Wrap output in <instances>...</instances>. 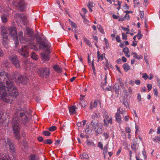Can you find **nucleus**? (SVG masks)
Returning <instances> with one entry per match:
<instances>
[{"label":"nucleus","instance_id":"32","mask_svg":"<svg viewBox=\"0 0 160 160\" xmlns=\"http://www.w3.org/2000/svg\"><path fill=\"white\" fill-rule=\"evenodd\" d=\"M43 143L45 144H50L52 143V141L51 139H48L44 140L43 141Z\"/></svg>","mask_w":160,"mask_h":160},{"label":"nucleus","instance_id":"61","mask_svg":"<svg viewBox=\"0 0 160 160\" xmlns=\"http://www.w3.org/2000/svg\"><path fill=\"white\" fill-rule=\"evenodd\" d=\"M22 61L25 64H27L28 63V59L25 58L22 60Z\"/></svg>","mask_w":160,"mask_h":160},{"label":"nucleus","instance_id":"53","mask_svg":"<svg viewBox=\"0 0 160 160\" xmlns=\"http://www.w3.org/2000/svg\"><path fill=\"white\" fill-rule=\"evenodd\" d=\"M6 117H3L0 118V123H2L6 119Z\"/></svg>","mask_w":160,"mask_h":160},{"label":"nucleus","instance_id":"22","mask_svg":"<svg viewBox=\"0 0 160 160\" xmlns=\"http://www.w3.org/2000/svg\"><path fill=\"white\" fill-rule=\"evenodd\" d=\"M116 120L117 122H119L121 120V116L118 112H117L115 114Z\"/></svg>","mask_w":160,"mask_h":160},{"label":"nucleus","instance_id":"52","mask_svg":"<svg viewBox=\"0 0 160 160\" xmlns=\"http://www.w3.org/2000/svg\"><path fill=\"white\" fill-rule=\"evenodd\" d=\"M123 93L124 94V95L127 97H128L129 96V94L128 93L127 90L124 89L123 90Z\"/></svg>","mask_w":160,"mask_h":160},{"label":"nucleus","instance_id":"40","mask_svg":"<svg viewBox=\"0 0 160 160\" xmlns=\"http://www.w3.org/2000/svg\"><path fill=\"white\" fill-rule=\"evenodd\" d=\"M122 39L124 40H127V35L124 32L122 33Z\"/></svg>","mask_w":160,"mask_h":160},{"label":"nucleus","instance_id":"16","mask_svg":"<svg viewBox=\"0 0 160 160\" xmlns=\"http://www.w3.org/2000/svg\"><path fill=\"white\" fill-rule=\"evenodd\" d=\"M54 70L58 73H61L62 72V69L58 65H55L53 66Z\"/></svg>","mask_w":160,"mask_h":160},{"label":"nucleus","instance_id":"56","mask_svg":"<svg viewBox=\"0 0 160 160\" xmlns=\"http://www.w3.org/2000/svg\"><path fill=\"white\" fill-rule=\"evenodd\" d=\"M104 40L105 42V43L106 44V47H108L109 46V44L108 42V40L106 38H104Z\"/></svg>","mask_w":160,"mask_h":160},{"label":"nucleus","instance_id":"44","mask_svg":"<svg viewBox=\"0 0 160 160\" xmlns=\"http://www.w3.org/2000/svg\"><path fill=\"white\" fill-rule=\"evenodd\" d=\"M121 28L123 31H125V30H126V31H127V32H126L127 34H129V29H128V27L125 28L123 27H122Z\"/></svg>","mask_w":160,"mask_h":160},{"label":"nucleus","instance_id":"58","mask_svg":"<svg viewBox=\"0 0 160 160\" xmlns=\"http://www.w3.org/2000/svg\"><path fill=\"white\" fill-rule=\"evenodd\" d=\"M116 39L117 41L118 42H121V40L120 38V37L118 35H117L116 37Z\"/></svg>","mask_w":160,"mask_h":160},{"label":"nucleus","instance_id":"31","mask_svg":"<svg viewBox=\"0 0 160 160\" xmlns=\"http://www.w3.org/2000/svg\"><path fill=\"white\" fill-rule=\"evenodd\" d=\"M80 157L81 159H88L89 158L88 154L85 153H83L82 155H81Z\"/></svg>","mask_w":160,"mask_h":160},{"label":"nucleus","instance_id":"60","mask_svg":"<svg viewBox=\"0 0 160 160\" xmlns=\"http://www.w3.org/2000/svg\"><path fill=\"white\" fill-rule=\"evenodd\" d=\"M142 154L144 157V158L146 159L147 158L146 153L144 149H143L142 151Z\"/></svg>","mask_w":160,"mask_h":160},{"label":"nucleus","instance_id":"34","mask_svg":"<svg viewBox=\"0 0 160 160\" xmlns=\"http://www.w3.org/2000/svg\"><path fill=\"white\" fill-rule=\"evenodd\" d=\"M70 24L74 28H76L77 27V25L76 23L74 22L71 21L70 19L69 20Z\"/></svg>","mask_w":160,"mask_h":160},{"label":"nucleus","instance_id":"14","mask_svg":"<svg viewBox=\"0 0 160 160\" xmlns=\"http://www.w3.org/2000/svg\"><path fill=\"white\" fill-rule=\"evenodd\" d=\"M91 125L93 129H96V128L98 126V121L95 119L92 120L91 122Z\"/></svg>","mask_w":160,"mask_h":160},{"label":"nucleus","instance_id":"11","mask_svg":"<svg viewBox=\"0 0 160 160\" xmlns=\"http://www.w3.org/2000/svg\"><path fill=\"white\" fill-rule=\"evenodd\" d=\"M103 121L104 125L105 126L108 127L109 125V124H112V118L109 116L106 115L103 120Z\"/></svg>","mask_w":160,"mask_h":160},{"label":"nucleus","instance_id":"13","mask_svg":"<svg viewBox=\"0 0 160 160\" xmlns=\"http://www.w3.org/2000/svg\"><path fill=\"white\" fill-rule=\"evenodd\" d=\"M2 36V43L3 45L5 47H7L8 45L9 40L8 35L3 36Z\"/></svg>","mask_w":160,"mask_h":160},{"label":"nucleus","instance_id":"4","mask_svg":"<svg viewBox=\"0 0 160 160\" xmlns=\"http://www.w3.org/2000/svg\"><path fill=\"white\" fill-rule=\"evenodd\" d=\"M20 117L22 118L23 122L26 123V122L31 118L30 115L31 113V110H29V111L25 109L22 110L21 112H19Z\"/></svg>","mask_w":160,"mask_h":160},{"label":"nucleus","instance_id":"36","mask_svg":"<svg viewBox=\"0 0 160 160\" xmlns=\"http://www.w3.org/2000/svg\"><path fill=\"white\" fill-rule=\"evenodd\" d=\"M31 57L32 58L36 60L37 58V56L36 55V54L34 52H32L31 54Z\"/></svg>","mask_w":160,"mask_h":160},{"label":"nucleus","instance_id":"2","mask_svg":"<svg viewBox=\"0 0 160 160\" xmlns=\"http://www.w3.org/2000/svg\"><path fill=\"white\" fill-rule=\"evenodd\" d=\"M36 41L40 45L39 48H41L42 46L43 50L47 53V54L45 52L41 53L42 58L46 61H49V54L51 53L50 48V45L45 39V38L44 37H38L37 38Z\"/></svg>","mask_w":160,"mask_h":160},{"label":"nucleus","instance_id":"7","mask_svg":"<svg viewBox=\"0 0 160 160\" xmlns=\"http://www.w3.org/2000/svg\"><path fill=\"white\" fill-rule=\"evenodd\" d=\"M38 74L41 77L48 78L50 74L49 69L47 68H41L37 71Z\"/></svg>","mask_w":160,"mask_h":160},{"label":"nucleus","instance_id":"35","mask_svg":"<svg viewBox=\"0 0 160 160\" xmlns=\"http://www.w3.org/2000/svg\"><path fill=\"white\" fill-rule=\"evenodd\" d=\"M42 134L46 136H49L50 135L51 133L48 131H45L42 132Z\"/></svg>","mask_w":160,"mask_h":160},{"label":"nucleus","instance_id":"62","mask_svg":"<svg viewBox=\"0 0 160 160\" xmlns=\"http://www.w3.org/2000/svg\"><path fill=\"white\" fill-rule=\"evenodd\" d=\"M154 93L155 95H156L157 96L158 95V91L157 89H155L154 90Z\"/></svg>","mask_w":160,"mask_h":160},{"label":"nucleus","instance_id":"42","mask_svg":"<svg viewBox=\"0 0 160 160\" xmlns=\"http://www.w3.org/2000/svg\"><path fill=\"white\" fill-rule=\"evenodd\" d=\"M123 52L125 54H128L129 52V50L128 48L125 47L123 49Z\"/></svg>","mask_w":160,"mask_h":160},{"label":"nucleus","instance_id":"21","mask_svg":"<svg viewBox=\"0 0 160 160\" xmlns=\"http://www.w3.org/2000/svg\"><path fill=\"white\" fill-rule=\"evenodd\" d=\"M132 55H133V57L137 59L138 60L140 59H142V56L141 55H138V54L135 52H132Z\"/></svg>","mask_w":160,"mask_h":160},{"label":"nucleus","instance_id":"18","mask_svg":"<svg viewBox=\"0 0 160 160\" xmlns=\"http://www.w3.org/2000/svg\"><path fill=\"white\" fill-rule=\"evenodd\" d=\"M138 144L136 142H134L132 145H131V148L133 150L136 151L138 149Z\"/></svg>","mask_w":160,"mask_h":160},{"label":"nucleus","instance_id":"50","mask_svg":"<svg viewBox=\"0 0 160 160\" xmlns=\"http://www.w3.org/2000/svg\"><path fill=\"white\" fill-rule=\"evenodd\" d=\"M103 59V54H102L100 56L98 57V62H99L100 60H102Z\"/></svg>","mask_w":160,"mask_h":160},{"label":"nucleus","instance_id":"27","mask_svg":"<svg viewBox=\"0 0 160 160\" xmlns=\"http://www.w3.org/2000/svg\"><path fill=\"white\" fill-rule=\"evenodd\" d=\"M29 160H39V157L37 155L32 154Z\"/></svg>","mask_w":160,"mask_h":160},{"label":"nucleus","instance_id":"55","mask_svg":"<svg viewBox=\"0 0 160 160\" xmlns=\"http://www.w3.org/2000/svg\"><path fill=\"white\" fill-rule=\"evenodd\" d=\"M147 87L148 88V90L149 91H150L152 88V85L151 84H148L147 85Z\"/></svg>","mask_w":160,"mask_h":160},{"label":"nucleus","instance_id":"26","mask_svg":"<svg viewBox=\"0 0 160 160\" xmlns=\"http://www.w3.org/2000/svg\"><path fill=\"white\" fill-rule=\"evenodd\" d=\"M3 117L8 118V115L5 113L4 111H0V118Z\"/></svg>","mask_w":160,"mask_h":160},{"label":"nucleus","instance_id":"39","mask_svg":"<svg viewBox=\"0 0 160 160\" xmlns=\"http://www.w3.org/2000/svg\"><path fill=\"white\" fill-rule=\"evenodd\" d=\"M86 142L87 145H88V146H93L94 145L93 142L92 141H89V140H87V141Z\"/></svg>","mask_w":160,"mask_h":160},{"label":"nucleus","instance_id":"17","mask_svg":"<svg viewBox=\"0 0 160 160\" xmlns=\"http://www.w3.org/2000/svg\"><path fill=\"white\" fill-rule=\"evenodd\" d=\"M1 32V35L2 36L7 35V32L5 27L4 25H2L0 28Z\"/></svg>","mask_w":160,"mask_h":160},{"label":"nucleus","instance_id":"12","mask_svg":"<svg viewBox=\"0 0 160 160\" xmlns=\"http://www.w3.org/2000/svg\"><path fill=\"white\" fill-rule=\"evenodd\" d=\"M7 143L6 144L7 146H8L9 148L12 152H15V149L14 147V145L13 144L11 140L8 138L7 139Z\"/></svg>","mask_w":160,"mask_h":160},{"label":"nucleus","instance_id":"47","mask_svg":"<svg viewBox=\"0 0 160 160\" xmlns=\"http://www.w3.org/2000/svg\"><path fill=\"white\" fill-rule=\"evenodd\" d=\"M85 132L86 133L90 134L92 132V130L89 128H86L85 130Z\"/></svg>","mask_w":160,"mask_h":160},{"label":"nucleus","instance_id":"45","mask_svg":"<svg viewBox=\"0 0 160 160\" xmlns=\"http://www.w3.org/2000/svg\"><path fill=\"white\" fill-rule=\"evenodd\" d=\"M94 3L92 2H89L88 4V8H92L94 7Z\"/></svg>","mask_w":160,"mask_h":160},{"label":"nucleus","instance_id":"29","mask_svg":"<svg viewBox=\"0 0 160 160\" xmlns=\"http://www.w3.org/2000/svg\"><path fill=\"white\" fill-rule=\"evenodd\" d=\"M2 21L4 23H6L7 21V18L6 15L5 14L3 15L1 17Z\"/></svg>","mask_w":160,"mask_h":160},{"label":"nucleus","instance_id":"46","mask_svg":"<svg viewBox=\"0 0 160 160\" xmlns=\"http://www.w3.org/2000/svg\"><path fill=\"white\" fill-rule=\"evenodd\" d=\"M57 128L56 126H53L50 127L49 129V130L50 131H53L56 130Z\"/></svg>","mask_w":160,"mask_h":160},{"label":"nucleus","instance_id":"37","mask_svg":"<svg viewBox=\"0 0 160 160\" xmlns=\"http://www.w3.org/2000/svg\"><path fill=\"white\" fill-rule=\"evenodd\" d=\"M97 27L98 29L100 31L101 33H102V34L104 33L103 29L100 25H98Z\"/></svg>","mask_w":160,"mask_h":160},{"label":"nucleus","instance_id":"54","mask_svg":"<svg viewBox=\"0 0 160 160\" xmlns=\"http://www.w3.org/2000/svg\"><path fill=\"white\" fill-rule=\"evenodd\" d=\"M103 145L102 143L100 142H99L98 143V147L100 148L102 150L103 149Z\"/></svg>","mask_w":160,"mask_h":160},{"label":"nucleus","instance_id":"20","mask_svg":"<svg viewBox=\"0 0 160 160\" xmlns=\"http://www.w3.org/2000/svg\"><path fill=\"white\" fill-rule=\"evenodd\" d=\"M117 112H118L121 115L122 114V116L124 117L123 115L126 113V111L125 109L123 110L120 107L118 109Z\"/></svg>","mask_w":160,"mask_h":160},{"label":"nucleus","instance_id":"10","mask_svg":"<svg viewBox=\"0 0 160 160\" xmlns=\"http://www.w3.org/2000/svg\"><path fill=\"white\" fill-rule=\"evenodd\" d=\"M26 5V3L24 1V0H20L18 2L17 6L19 11L23 12L24 9L25 8Z\"/></svg>","mask_w":160,"mask_h":160},{"label":"nucleus","instance_id":"15","mask_svg":"<svg viewBox=\"0 0 160 160\" xmlns=\"http://www.w3.org/2000/svg\"><path fill=\"white\" fill-rule=\"evenodd\" d=\"M18 17L22 20V22H25L26 23L27 22V17L24 14H18Z\"/></svg>","mask_w":160,"mask_h":160},{"label":"nucleus","instance_id":"5","mask_svg":"<svg viewBox=\"0 0 160 160\" xmlns=\"http://www.w3.org/2000/svg\"><path fill=\"white\" fill-rule=\"evenodd\" d=\"M30 49L28 45L22 46L21 48L18 51V52L23 57L27 58L29 56Z\"/></svg>","mask_w":160,"mask_h":160},{"label":"nucleus","instance_id":"24","mask_svg":"<svg viewBox=\"0 0 160 160\" xmlns=\"http://www.w3.org/2000/svg\"><path fill=\"white\" fill-rule=\"evenodd\" d=\"M123 68L124 70L126 72H127L130 69V67L128 65L127 63H124L123 65Z\"/></svg>","mask_w":160,"mask_h":160},{"label":"nucleus","instance_id":"48","mask_svg":"<svg viewBox=\"0 0 160 160\" xmlns=\"http://www.w3.org/2000/svg\"><path fill=\"white\" fill-rule=\"evenodd\" d=\"M142 77L146 80L149 78V76L146 73H143Z\"/></svg>","mask_w":160,"mask_h":160},{"label":"nucleus","instance_id":"30","mask_svg":"<svg viewBox=\"0 0 160 160\" xmlns=\"http://www.w3.org/2000/svg\"><path fill=\"white\" fill-rule=\"evenodd\" d=\"M83 40L85 42L86 44L88 45L89 47H91L92 45L89 41L88 39L84 37L83 38Z\"/></svg>","mask_w":160,"mask_h":160},{"label":"nucleus","instance_id":"64","mask_svg":"<svg viewBox=\"0 0 160 160\" xmlns=\"http://www.w3.org/2000/svg\"><path fill=\"white\" fill-rule=\"evenodd\" d=\"M135 83L137 85H139L140 84V81L139 80L137 79L135 80Z\"/></svg>","mask_w":160,"mask_h":160},{"label":"nucleus","instance_id":"38","mask_svg":"<svg viewBox=\"0 0 160 160\" xmlns=\"http://www.w3.org/2000/svg\"><path fill=\"white\" fill-rule=\"evenodd\" d=\"M108 145L104 147V149L103 151V154L104 155V158L105 157V155L108 152Z\"/></svg>","mask_w":160,"mask_h":160},{"label":"nucleus","instance_id":"51","mask_svg":"<svg viewBox=\"0 0 160 160\" xmlns=\"http://www.w3.org/2000/svg\"><path fill=\"white\" fill-rule=\"evenodd\" d=\"M125 131L127 132L130 133L131 132V130L129 127H127L125 128Z\"/></svg>","mask_w":160,"mask_h":160},{"label":"nucleus","instance_id":"33","mask_svg":"<svg viewBox=\"0 0 160 160\" xmlns=\"http://www.w3.org/2000/svg\"><path fill=\"white\" fill-rule=\"evenodd\" d=\"M114 88V89H115V90L116 91V92H117V91H118L120 89L119 85L118 84V83H116L115 85Z\"/></svg>","mask_w":160,"mask_h":160},{"label":"nucleus","instance_id":"28","mask_svg":"<svg viewBox=\"0 0 160 160\" xmlns=\"http://www.w3.org/2000/svg\"><path fill=\"white\" fill-rule=\"evenodd\" d=\"M26 31L28 35H29L30 36H32V35L33 32L31 28H27Z\"/></svg>","mask_w":160,"mask_h":160},{"label":"nucleus","instance_id":"63","mask_svg":"<svg viewBox=\"0 0 160 160\" xmlns=\"http://www.w3.org/2000/svg\"><path fill=\"white\" fill-rule=\"evenodd\" d=\"M138 99L139 102L141 101V95L140 93H138Z\"/></svg>","mask_w":160,"mask_h":160},{"label":"nucleus","instance_id":"41","mask_svg":"<svg viewBox=\"0 0 160 160\" xmlns=\"http://www.w3.org/2000/svg\"><path fill=\"white\" fill-rule=\"evenodd\" d=\"M153 140L154 142L160 141V136H156L153 138Z\"/></svg>","mask_w":160,"mask_h":160},{"label":"nucleus","instance_id":"8","mask_svg":"<svg viewBox=\"0 0 160 160\" xmlns=\"http://www.w3.org/2000/svg\"><path fill=\"white\" fill-rule=\"evenodd\" d=\"M28 79L26 76L19 75L17 77V82L19 83L26 84L28 82Z\"/></svg>","mask_w":160,"mask_h":160},{"label":"nucleus","instance_id":"49","mask_svg":"<svg viewBox=\"0 0 160 160\" xmlns=\"http://www.w3.org/2000/svg\"><path fill=\"white\" fill-rule=\"evenodd\" d=\"M21 144L24 147V148L26 147L27 146V144L26 140H24L22 142V143Z\"/></svg>","mask_w":160,"mask_h":160},{"label":"nucleus","instance_id":"3","mask_svg":"<svg viewBox=\"0 0 160 160\" xmlns=\"http://www.w3.org/2000/svg\"><path fill=\"white\" fill-rule=\"evenodd\" d=\"M17 115L16 114L14 118H12V126L13 129V132L15 134L14 136L16 139H19L20 138L19 130L20 126L19 125V119L17 117Z\"/></svg>","mask_w":160,"mask_h":160},{"label":"nucleus","instance_id":"1","mask_svg":"<svg viewBox=\"0 0 160 160\" xmlns=\"http://www.w3.org/2000/svg\"><path fill=\"white\" fill-rule=\"evenodd\" d=\"M16 78L15 74L12 78L4 71L0 72V97L6 102L11 103L12 98H16L18 94L13 80Z\"/></svg>","mask_w":160,"mask_h":160},{"label":"nucleus","instance_id":"57","mask_svg":"<svg viewBox=\"0 0 160 160\" xmlns=\"http://www.w3.org/2000/svg\"><path fill=\"white\" fill-rule=\"evenodd\" d=\"M140 17L142 19L143 18L144 12L143 11H140Z\"/></svg>","mask_w":160,"mask_h":160},{"label":"nucleus","instance_id":"25","mask_svg":"<svg viewBox=\"0 0 160 160\" xmlns=\"http://www.w3.org/2000/svg\"><path fill=\"white\" fill-rule=\"evenodd\" d=\"M94 130L97 134H101L102 132V128L98 126L97 128H96V129H94Z\"/></svg>","mask_w":160,"mask_h":160},{"label":"nucleus","instance_id":"6","mask_svg":"<svg viewBox=\"0 0 160 160\" xmlns=\"http://www.w3.org/2000/svg\"><path fill=\"white\" fill-rule=\"evenodd\" d=\"M8 31L11 37L13 38L14 40L16 41V42L15 43V47H17L18 45V42L16 41L18 38L16 29L14 27L12 26L8 28Z\"/></svg>","mask_w":160,"mask_h":160},{"label":"nucleus","instance_id":"43","mask_svg":"<svg viewBox=\"0 0 160 160\" xmlns=\"http://www.w3.org/2000/svg\"><path fill=\"white\" fill-rule=\"evenodd\" d=\"M133 2L134 4V7H139V6L140 4L137 0H134Z\"/></svg>","mask_w":160,"mask_h":160},{"label":"nucleus","instance_id":"23","mask_svg":"<svg viewBox=\"0 0 160 160\" xmlns=\"http://www.w3.org/2000/svg\"><path fill=\"white\" fill-rule=\"evenodd\" d=\"M122 102L126 108H129L128 103L127 99L125 97L123 98Z\"/></svg>","mask_w":160,"mask_h":160},{"label":"nucleus","instance_id":"9","mask_svg":"<svg viewBox=\"0 0 160 160\" xmlns=\"http://www.w3.org/2000/svg\"><path fill=\"white\" fill-rule=\"evenodd\" d=\"M9 59L12 62V63L17 68H19L20 62L16 56H14L12 57H9Z\"/></svg>","mask_w":160,"mask_h":160},{"label":"nucleus","instance_id":"59","mask_svg":"<svg viewBox=\"0 0 160 160\" xmlns=\"http://www.w3.org/2000/svg\"><path fill=\"white\" fill-rule=\"evenodd\" d=\"M23 32L22 31L18 33V35L19 36V39H21V38H22V35Z\"/></svg>","mask_w":160,"mask_h":160},{"label":"nucleus","instance_id":"19","mask_svg":"<svg viewBox=\"0 0 160 160\" xmlns=\"http://www.w3.org/2000/svg\"><path fill=\"white\" fill-rule=\"evenodd\" d=\"M76 108L74 106H72L69 108V110L71 114H75Z\"/></svg>","mask_w":160,"mask_h":160}]
</instances>
